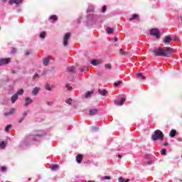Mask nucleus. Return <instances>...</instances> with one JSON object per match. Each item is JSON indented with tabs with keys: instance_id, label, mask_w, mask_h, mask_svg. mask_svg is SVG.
Segmentation results:
<instances>
[{
	"instance_id": "nucleus-16",
	"label": "nucleus",
	"mask_w": 182,
	"mask_h": 182,
	"mask_svg": "<svg viewBox=\"0 0 182 182\" xmlns=\"http://www.w3.org/2000/svg\"><path fill=\"white\" fill-rule=\"evenodd\" d=\"M177 134V131H176L175 129H172L170 133H169V136L171 137H175L176 135Z\"/></svg>"
},
{
	"instance_id": "nucleus-8",
	"label": "nucleus",
	"mask_w": 182,
	"mask_h": 182,
	"mask_svg": "<svg viewBox=\"0 0 182 182\" xmlns=\"http://www.w3.org/2000/svg\"><path fill=\"white\" fill-rule=\"evenodd\" d=\"M102 63V60H91V65L93 66H97V65H100Z\"/></svg>"
},
{
	"instance_id": "nucleus-47",
	"label": "nucleus",
	"mask_w": 182,
	"mask_h": 182,
	"mask_svg": "<svg viewBox=\"0 0 182 182\" xmlns=\"http://www.w3.org/2000/svg\"><path fill=\"white\" fill-rule=\"evenodd\" d=\"M114 41L115 42H117V37H114Z\"/></svg>"
},
{
	"instance_id": "nucleus-25",
	"label": "nucleus",
	"mask_w": 182,
	"mask_h": 182,
	"mask_svg": "<svg viewBox=\"0 0 182 182\" xmlns=\"http://www.w3.org/2000/svg\"><path fill=\"white\" fill-rule=\"evenodd\" d=\"M12 128V124H8L6 127H5V132H6V133H9V129Z\"/></svg>"
},
{
	"instance_id": "nucleus-10",
	"label": "nucleus",
	"mask_w": 182,
	"mask_h": 182,
	"mask_svg": "<svg viewBox=\"0 0 182 182\" xmlns=\"http://www.w3.org/2000/svg\"><path fill=\"white\" fill-rule=\"evenodd\" d=\"M98 112L99 111L96 108L93 109H90L89 114H90V116H95V114H97Z\"/></svg>"
},
{
	"instance_id": "nucleus-49",
	"label": "nucleus",
	"mask_w": 182,
	"mask_h": 182,
	"mask_svg": "<svg viewBox=\"0 0 182 182\" xmlns=\"http://www.w3.org/2000/svg\"><path fill=\"white\" fill-rule=\"evenodd\" d=\"M124 182H130V179H127Z\"/></svg>"
},
{
	"instance_id": "nucleus-27",
	"label": "nucleus",
	"mask_w": 182,
	"mask_h": 182,
	"mask_svg": "<svg viewBox=\"0 0 182 182\" xmlns=\"http://www.w3.org/2000/svg\"><path fill=\"white\" fill-rule=\"evenodd\" d=\"M161 154L162 156H167V149H163L161 151Z\"/></svg>"
},
{
	"instance_id": "nucleus-23",
	"label": "nucleus",
	"mask_w": 182,
	"mask_h": 182,
	"mask_svg": "<svg viewBox=\"0 0 182 182\" xmlns=\"http://www.w3.org/2000/svg\"><path fill=\"white\" fill-rule=\"evenodd\" d=\"M136 77H141L143 80H145L146 76L143 75L141 73H137L136 74Z\"/></svg>"
},
{
	"instance_id": "nucleus-19",
	"label": "nucleus",
	"mask_w": 182,
	"mask_h": 182,
	"mask_svg": "<svg viewBox=\"0 0 182 182\" xmlns=\"http://www.w3.org/2000/svg\"><path fill=\"white\" fill-rule=\"evenodd\" d=\"M49 19H53V23H55V22H56L58 21V16L56 15H53V16H50Z\"/></svg>"
},
{
	"instance_id": "nucleus-30",
	"label": "nucleus",
	"mask_w": 182,
	"mask_h": 182,
	"mask_svg": "<svg viewBox=\"0 0 182 182\" xmlns=\"http://www.w3.org/2000/svg\"><path fill=\"white\" fill-rule=\"evenodd\" d=\"M117 105H118V106H122V105H124V99H122L121 101L117 102Z\"/></svg>"
},
{
	"instance_id": "nucleus-11",
	"label": "nucleus",
	"mask_w": 182,
	"mask_h": 182,
	"mask_svg": "<svg viewBox=\"0 0 182 182\" xmlns=\"http://www.w3.org/2000/svg\"><path fill=\"white\" fill-rule=\"evenodd\" d=\"M39 90H41V88L36 87L32 92L33 96H36L39 93Z\"/></svg>"
},
{
	"instance_id": "nucleus-48",
	"label": "nucleus",
	"mask_w": 182,
	"mask_h": 182,
	"mask_svg": "<svg viewBox=\"0 0 182 182\" xmlns=\"http://www.w3.org/2000/svg\"><path fill=\"white\" fill-rule=\"evenodd\" d=\"M118 159H122V155L119 154L118 155Z\"/></svg>"
},
{
	"instance_id": "nucleus-43",
	"label": "nucleus",
	"mask_w": 182,
	"mask_h": 182,
	"mask_svg": "<svg viewBox=\"0 0 182 182\" xmlns=\"http://www.w3.org/2000/svg\"><path fill=\"white\" fill-rule=\"evenodd\" d=\"M25 119V117L21 118L18 121V123H22V121Z\"/></svg>"
},
{
	"instance_id": "nucleus-1",
	"label": "nucleus",
	"mask_w": 182,
	"mask_h": 182,
	"mask_svg": "<svg viewBox=\"0 0 182 182\" xmlns=\"http://www.w3.org/2000/svg\"><path fill=\"white\" fill-rule=\"evenodd\" d=\"M174 53V49L170 47L155 48L152 51L153 56H163L170 58Z\"/></svg>"
},
{
	"instance_id": "nucleus-21",
	"label": "nucleus",
	"mask_w": 182,
	"mask_h": 182,
	"mask_svg": "<svg viewBox=\"0 0 182 182\" xmlns=\"http://www.w3.org/2000/svg\"><path fill=\"white\" fill-rule=\"evenodd\" d=\"M137 18H139V15L137 14H133L132 15V18H129V21H134V19H137Z\"/></svg>"
},
{
	"instance_id": "nucleus-15",
	"label": "nucleus",
	"mask_w": 182,
	"mask_h": 182,
	"mask_svg": "<svg viewBox=\"0 0 182 182\" xmlns=\"http://www.w3.org/2000/svg\"><path fill=\"white\" fill-rule=\"evenodd\" d=\"M25 102L26 103H25L24 106H28V105H31V103H32V99L27 97L25 100Z\"/></svg>"
},
{
	"instance_id": "nucleus-7",
	"label": "nucleus",
	"mask_w": 182,
	"mask_h": 182,
	"mask_svg": "<svg viewBox=\"0 0 182 182\" xmlns=\"http://www.w3.org/2000/svg\"><path fill=\"white\" fill-rule=\"evenodd\" d=\"M23 2V0H10L9 1V5H14V4H16V5H19V4H22Z\"/></svg>"
},
{
	"instance_id": "nucleus-22",
	"label": "nucleus",
	"mask_w": 182,
	"mask_h": 182,
	"mask_svg": "<svg viewBox=\"0 0 182 182\" xmlns=\"http://www.w3.org/2000/svg\"><path fill=\"white\" fill-rule=\"evenodd\" d=\"M107 33H113L114 30L112 28L108 27L106 29Z\"/></svg>"
},
{
	"instance_id": "nucleus-6",
	"label": "nucleus",
	"mask_w": 182,
	"mask_h": 182,
	"mask_svg": "<svg viewBox=\"0 0 182 182\" xmlns=\"http://www.w3.org/2000/svg\"><path fill=\"white\" fill-rule=\"evenodd\" d=\"M176 41L175 39H172L170 36H166V37L164 38V43L165 45H171L173 42Z\"/></svg>"
},
{
	"instance_id": "nucleus-24",
	"label": "nucleus",
	"mask_w": 182,
	"mask_h": 182,
	"mask_svg": "<svg viewBox=\"0 0 182 182\" xmlns=\"http://www.w3.org/2000/svg\"><path fill=\"white\" fill-rule=\"evenodd\" d=\"M43 65L45 66H48V65H49V58H46L44 59Z\"/></svg>"
},
{
	"instance_id": "nucleus-14",
	"label": "nucleus",
	"mask_w": 182,
	"mask_h": 182,
	"mask_svg": "<svg viewBox=\"0 0 182 182\" xmlns=\"http://www.w3.org/2000/svg\"><path fill=\"white\" fill-rule=\"evenodd\" d=\"M18 100V94H14V95H12L11 97V102L12 103H15V102Z\"/></svg>"
},
{
	"instance_id": "nucleus-42",
	"label": "nucleus",
	"mask_w": 182,
	"mask_h": 182,
	"mask_svg": "<svg viewBox=\"0 0 182 182\" xmlns=\"http://www.w3.org/2000/svg\"><path fill=\"white\" fill-rule=\"evenodd\" d=\"M119 182H124V179H123V178L120 177V178H119Z\"/></svg>"
},
{
	"instance_id": "nucleus-35",
	"label": "nucleus",
	"mask_w": 182,
	"mask_h": 182,
	"mask_svg": "<svg viewBox=\"0 0 182 182\" xmlns=\"http://www.w3.org/2000/svg\"><path fill=\"white\" fill-rule=\"evenodd\" d=\"M46 90H48L49 92H50V90H52V88L50 87V86H49V85H46Z\"/></svg>"
},
{
	"instance_id": "nucleus-37",
	"label": "nucleus",
	"mask_w": 182,
	"mask_h": 182,
	"mask_svg": "<svg viewBox=\"0 0 182 182\" xmlns=\"http://www.w3.org/2000/svg\"><path fill=\"white\" fill-rule=\"evenodd\" d=\"M66 103H68V105H72V99H68V100L66 101Z\"/></svg>"
},
{
	"instance_id": "nucleus-33",
	"label": "nucleus",
	"mask_w": 182,
	"mask_h": 182,
	"mask_svg": "<svg viewBox=\"0 0 182 182\" xmlns=\"http://www.w3.org/2000/svg\"><path fill=\"white\" fill-rule=\"evenodd\" d=\"M105 68L106 69H112V64L108 63V64H105Z\"/></svg>"
},
{
	"instance_id": "nucleus-39",
	"label": "nucleus",
	"mask_w": 182,
	"mask_h": 182,
	"mask_svg": "<svg viewBox=\"0 0 182 182\" xmlns=\"http://www.w3.org/2000/svg\"><path fill=\"white\" fill-rule=\"evenodd\" d=\"M28 55H31V50H27V51H26L25 55H26V56H28Z\"/></svg>"
},
{
	"instance_id": "nucleus-40",
	"label": "nucleus",
	"mask_w": 182,
	"mask_h": 182,
	"mask_svg": "<svg viewBox=\"0 0 182 182\" xmlns=\"http://www.w3.org/2000/svg\"><path fill=\"white\" fill-rule=\"evenodd\" d=\"M17 50L16 48H13L12 50L11 51V53H16Z\"/></svg>"
},
{
	"instance_id": "nucleus-9",
	"label": "nucleus",
	"mask_w": 182,
	"mask_h": 182,
	"mask_svg": "<svg viewBox=\"0 0 182 182\" xmlns=\"http://www.w3.org/2000/svg\"><path fill=\"white\" fill-rule=\"evenodd\" d=\"M82 160H83V155L79 154L76 156V161L78 163V164H80L82 163Z\"/></svg>"
},
{
	"instance_id": "nucleus-18",
	"label": "nucleus",
	"mask_w": 182,
	"mask_h": 182,
	"mask_svg": "<svg viewBox=\"0 0 182 182\" xmlns=\"http://www.w3.org/2000/svg\"><path fill=\"white\" fill-rule=\"evenodd\" d=\"M50 168H51V170H56L57 168H59V165L56 164H51Z\"/></svg>"
},
{
	"instance_id": "nucleus-12",
	"label": "nucleus",
	"mask_w": 182,
	"mask_h": 182,
	"mask_svg": "<svg viewBox=\"0 0 182 182\" xmlns=\"http://www.w3.org/2000/svg\"><path fill=\"white\" fill-rule=\"evenodd\" d=\"M15 113V108H11L9 112L4 113V116H9Z\"/></svg>"
},
{
	"instance_id": "nucleus-31",
	"label": "nucleus",
	"mask_w": 182,
	"mask_h": 182,
	"mask_svg": "<svg viewBox=\"0 0 182 182\" xmlns=\"http://www.w3.org/2000/svg\"><path fill=\"white\" fill-rule=\"evenodd\" d=\"M46 36V33H45V31H43L41 33L40 38H42L43 39L45 38Z\"/></svg>"
},
{
	"instance_id": "nucleus-29",
	"label": "nucleus",
	"mask_w": 182,
	"mask_h": 182,
	"mask_svg": "<svg viewBox=\"0 0 182 182\" xmlns=\"http://www.w3.org/2000/svg\"><path fill=\"white\" fill-rule=\"evenodd\" d=\"M0 147L1 149H5V147H6V144H5V141H2L0 142Z\"/></svg>"
},
{
	"instance_id": "nucleus-5",
	"label": "nucleus",
	"mask_w": 182,
	"mask_h": 182,
	"mask_svg": "<svg viewBox=\"0 0 182 182\" xmlns=\"http://www.w3.org/2000/svg\"><path fill=\"white\" fill-rule=\"evenodd\" d=\"M12 62V59L11 58H1L0 59V66H4V65H9Z\"/></svg>"
},
{
	"instance_id": "nucleus-13",
	"label": "nucleus",
	"mask_w": 182,
	"mask_h": 182,
	"mask_svg": "<svg viewBox=\"0 0 182 182\" xmlns=\"http://www.w3.org/2000/svg\"><path fill=\"white\" fill-rule=\"evenodd\" d=\"M98 92L100 93V95H101L102 96H106V95H107L108 92L106 90H98Z\"/></svg>"
},
{
	"instance_id": "nucleus-32",
	"label": "nucleus",
	"mask_w": 182,
	"mask_h": 182,
	"mask_svg": "<svg viewBox=\"0 0 182 182\" xmlns=\"http://www.w3.org/2000/svg\"><path fill=\"white\" fill-rule=\"evenodd\" d=\"M16 95H23V89L18 90Z\"/></svg>"
},
{
	"instance_id": "nucleus-51",
	"label": "nucleus",
	"mask_w": 182,
	"mask_h": 182,
	"mask_svg": "<svg viewBox=\"0 0 182 182\" xmlns=\"http://www.w3.org/2000/svg\"><path fill=\"white\" fill-rule=\"evenodd\" d=\"M0 29H1V27H0Z\"/></svg>"
},
{
	"instance_id": "nucleus-45",
	"label": "nucleus",
	"mask_w": 182,
	"mask_h": 182,
	"mask_svg": "<svg viewBox=\"0 0 182 182\" xmlns=\"http://www.w3.org/2000/svg\"><path fill=\"white\" fill-rule=\"evenodd\" d=\"M27 115H28V113H26V112L23 113V117H26Z\"/></svg>"
},
{
	"instance_id": "nucleus-46",
	"label": "nucleus",
	"mask_w": 182,
	"mask_h": 182,
	"mask_svg": "<svg viewBox=\"0 0 182 182\" xmlns=\"http://www.w3.org/2000/svg\"><path fill=\"white\" fill-rule=\"evenodd\" d=\"M164 146H168V142H164Z\"/></svg>"
},
{
	"instance_id": "nucleus-52",
	"label": "nucleus",
	"mask_w": 182,
	"mask_h": 182,
	"mask_svg": "<svg viewBox=\"0 0 182 182\" xmlns=\"http://www.w3.org/2000/svg\"><path fill=\"white\" fill-rule=\"evenodd\" d=\"M181 157H182V155H181Z\"/></svg>"
},
{
	"instance_id": "nucleus-34",
	"label": "nucleus",
	"mask_w": 182,
	"mask_h": 182,
	"mask_svg": "<svg viewBox=\"0 0 182 182\" xmlns=\"http://www.w3.org/2000/svg\"><path fill=\"white\" fill-rule=\"evenodd\" d=\"M39 77H40L39 74L36 73L34 74L33 79H39Z\"/></svg>"
},
{
	"instance_id": "nucleus-38",
	"label": "nucleus",
	"mask_w": 182,
	"mask_h": 182,
	"mask_svg": "<svg viewBox=\"0 0 182 182\" xmlns=\"http://www.w3.org/2000/svg\"><path fill=\"white\" fill-rule=\"evenodd\" d=\"M65 87H67L68 90H72V87L69 86V85H65Z\"/></svg>"
},
{
	"instance_id": "nucleus-41",
	"label": "nucleus",
	"mask_w": 182,
	"mask_h": 182,
	"mask_svg": "<svg viewBox=\"0 0 182 182\" xmlns=\"http://www.w3.org/2000/svg\"><path fill=\"white\" fill-rule=\"evenodd\" d=\"M102 12H103V14H105V12H106V6L102 7Z\"/></svg>"
},
{
	"instance_id": "nucleus-50",
	"label": "nucleus",
	"mask_w": 182,
	"mask_h": 182,
	"mask_svg": "<svg viewBox=\"0 0 182 182\" xmlns=\"http://www.w3.org/2000/svg\"><path fill=\"white\" fill-rule=\"evenodd\" d=\"M28 181H31V178H28Z\"/></svg>"
},
{
	"instance_id": "nucleus-3",
	"label": "nucleus",
	"mask_w": 182,
	"mask_h": 182,
	"mask_svg": "<svg viewBox=\"0 0 182 182\" xmlns=\"http://www.w3.org/2000/svg\"><path fill=\"white\" fill-rule=\"evenodd\" d=\"M70 33H66L63 38V46H68L69 45V40L70 39Z\"/></svg>"
},
{
	"instance_id": "nucleus-44",
	"label": "nucleus",
	"mask_w": 182,
	"mask_h": 182,
	"mask_svg": "<svg viewBox=\"0 0 182 182\" xmlns=\"http://www.w3.org/2000/svg\"><path fill=\"white\" fill-rule=\"evenodd\" d=\"M1 170L2 171H5V170H6V168L5 166H1Z\"/></svg>"
},
{
	"instance_id": "nucleus-28",
	"label": "nucleus",
	"mask_w": 182,
	"mask_h": 182,
	"mask_svg": "<svg viewBox=\"0 0 182 182\" xmlns=\"http://www.w3.org/2000/svg\"><path fill=\"white\" fill-rule=\"evenodd\" d=\"M121 84H122V80H119L117 82H114V86L115 87H117V86H120Z\"/></svg>"
},
{
	"instance_id": "nucleus-2",
	"label": "nucleus",
	"mask_w": 182,
	"mask_h": 182,
	"mask_svg": "<svg viewBox=\"0 0 182 182\" xmlns=\"http://www.w3.org/2000/svg\"><path fill=\"white\" fill-rule=\"evenodd\" d=\"M164 139V134L160 130L157 129L154 132V134L151 136V139L154 141H156V140H163Z\"/></svg>"
},
{
	"instance_id": "nucleus-20",
	"label": "nucleus",
	"mask_w": 182,
	"mask_h": 182,
	"mask_svg": "<svg viewBox=\"0 0 182 182\" xmlns=\"http://www.w3.org/2000/svg\"><path fill=\"white\" fill-rule=\"evenodd\" d=\"M91 95H93V91H88L87 93H85V97H86V99H89Z\"/></svg>"
},
{
	"instance_id": "nucleus-17",
	"label": "nucleus",
	"mask_w": 182,
	"mask_h": 182,
	"mask_svg": "<svg viewBox=\"0 0 182 182\" xmlns=\"http://www.w3.org/2000/svg\"><path fill=\"white\" fill-rule=\"evenodd\" d=\"M130 53L126 50L119 49V55H129Z\"/></svg>"
},
{
	"instance_id": "nucleus-36",
	"label": "nucleus",
	"mask_w": 182,
	"mask_h": 182,
	"mask_svg": "<svg viewBox=\"0 0 182 182\" xmlns=\"http://www.w3.org/2000/svg\"><path fill=\"white\" fill-rule=\"evenodd\" d=\"M103 180H112V177L105 176L103 177Z\"/></svg>"
},
{
	"instance_id": "nucleus-26",
	"label": "nucleus",
	"mask_w": 182,
	"mask_h": 182,
	"mask_svg": "<svg viewBox=\"0 0 182 182\" xmlns=\"http://www.w3.org/2000/svg\"><path fill=\"white\" fill-rule=\"evenodd\" d=\"M67 71L69 73L75 72V67L71 66L67 68Z\"/></svg>"
},
{
	"instance_id": "nucleus-4",
	"label": "nucleus",
	"mask_w": 182,
	"mask_h": 182,
	"mask_svg": "<svg viewBox=\"0 0 182 182\" xmlns=\"http://www.w3.org/2000/svg\"><path fill=\"white\" fill-rule=\"evenodd\" d=\"M150 33L152 36H156V39H160V31L158 28H152Z\"/></svg>"
}]
</instances>
